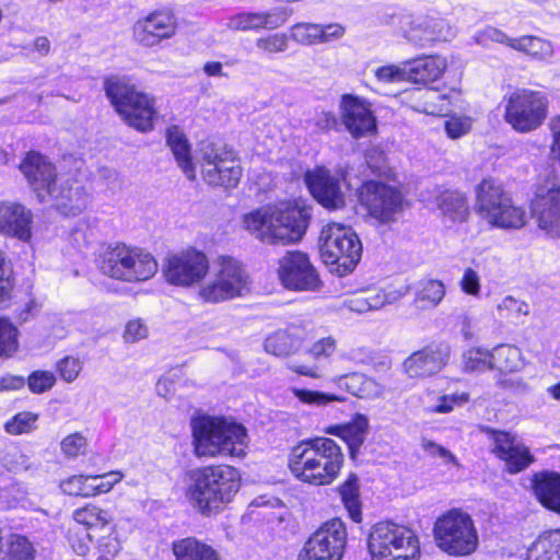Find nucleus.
Returning a JSON list of instances; mask_svg holds the SVG:
<instances>
[{
  "label": "nucleus",
  "instance_id": "4d7b16f0",
  "mask_svg": "<svg viewBox=\"0 0 560 560\" xmlns=\"http://www.w3.org/2000/svg\"><path fill=\"white\" fill-rule=\"evenodd\" d=\"M88 450V440L81 433H72L61 441V451L67 457H78L85 454Z\"/></svg>",
  "mask_w": 560,
  "mask_h": 560
},
{
  "label": "nucleus",
  "instance_id": "864d4df0",
  "mask_svg": "<svg viewBox=\"0 0 560 560\" xmlns=\"http://www.w3.org/2000/svg\"><path fill=\"white\" fill-rule=\"evenodd\" d=\"M26 383L32 393L42 394L49 390L55 385L56 376L50 371L37 370L30 374Z\"/></svg>",
  "mask_w": 560,
  "mask_h": 560
},
{
  "label": "nucleus",
  "instance_id": "bb28decb",
  "mask_svg": "<svg viewBox=\"0 0 560 560\" xmlns=\"http://www.w3.org/2000/svg\"><path fill=\"white\" fill-rule=\"evenodd\" d=\"M445 364L446 355L441 350L424 348L405 359L402 369L410 378H423L436 374Z\"/></svg>",
  "mask_w": 560,
  "mask_h": 560
},
{
  "label": "nucleus",
  "instance_id": "13d9d810",
  "mask_svg": "<svg viewBox=\"0 0 560 560\" xmlns=\"http://www.w3.org/2000/svg\"><path fill=\"white\" fill-rule=\"evenodd\" d=\"M337 349V341L334 337L327 336L314 341L307 353L316 361L330 358Z\"/></svg>",
  "mask_w": 560,
  "mask_h": 560
},
{
  "label": "nucleus",
  "instance_id": "6ab92c4d",
  "mask_svg": "<svg viewBox=\"0 0 560 560\" xmlns=\"http://www.w3.org/2000/svg\"><path fill=\"white\" fill-rule=\"evenodd\" d=\"M278 277L285 289L293 291H317L322 285L308 256L298 250L279 259Z\"/></svg>",
  "mask_w": 560,
  "mask_h": 560
},
{
  "label": "nucleus",
  "instance_id": "0eeeda50",
  "mask_svg": "<svg viewBox=\"0 0 560 560\" xmlns=\"http://www.w3.org/2000/svg\"><path fill=\"white\" fill-rule=\"evenodd\" d=\"M195 453L198 457L245 455L246 429L226 418L202 416L191 422Z\"/></svg>",
  "mask_w": 560,
  "mask_h": 560
},
{
  "label": "nucleus",
  "instance_id": "412c9836",
  "mask_svg": "<svg viewBox=\"0 0 560 560\" xmlns=\"http://www.w3.org/2000/svg\"><path fill=\"white\" fill-rule=\"evenodd\" d=\"M176 31V18L168 10L154 11L138 20L132 27L135 40L143 47H154L172 38Z\"/></svg>",
  "mask_w": 560,
  "mask_h": 560
},
{
  "label": "nucleus",
  "instance_id": "2f4dec72",
  "mask_svg": "<svg viewBox=\"0 0 560 560\" xmlns=\"http://www.w3.org/2000/svg\"><path fill=\"white\" fill-rule=\"evenodd\" d=\"M534 493L539 502L560 513V475L540 472L534 477Z\"/></svg>",
  "mask_w": 560,
  "mask_h": 560
},
{
  "label": "nucleus",
  "instance_id": "aec40b11",
  "mask_svg": "<svg viewBox=\"0 0 560 560\" xmlns=\"http://www.w3.org/2000/svg\"><path fill=\"white\" fill-rule=\"evenodd\" d=\"M305 183L319 205L329 210H338L346 205L345 177L326 167H316L305 174Z\"/></svg>",
  "mask_w": 560,
  "mask_h": 560
},
{
  "label": "nucleus",
  "instance_id": "c03bdc74",
  "mask_svg": "<svg viewBox=\"0 0 560 560\" xmlns=\"http://www.w3.org/2000/svg\"><path fill=\"white\" fill-rule=\"evenodd\" d=\"M104 533L96 538L92 555L94 560H114L121 549L114 527H108Z\"/></svg>",
  "mask_w": 560,
  "mask_h": 560
},
{
  "label": "nucleus",
  "instance_id": "49530a36",
  "mask_svg": "<svg viewBox=\"0 0 560 560\" xmlns=\"http://www.w3.org/2000/svg\"><path fill=\"white\" fill-rule=\"evenodd\" d=\"M37 413L22 411L5 421L4 430L11 435L26 434L37 428Z\"/></svg>",
  "mask_w": 560,
  "mask_h": 560
},
{
  "label": "nucleus",
  "instance_id": "4be33fe9",
  "mask_svg": "<svg viewBox=\"0 0 560 560\" xmlns=\"http://www.w3.org/2000/svg\"><path fill=\"white\" fill-rule=\"evenodd\" d=\"M340 110L341 121L354 139L375 133L377 129L376 118L364 100L352 95H343Z\"/></svg>",
  "mask_w": 560,
  "mask_h": 560
},
{
  "label": "nucleus",
  "instance_id": "37998d69",
  "mask_svg": "<svg viewBox=\"0 0 560 560\" xmlns=\"http://www.w3.org/2000/svg\"><path fill=\"white\" fill-rule=\"evenodd\" d=\"M462 364L466 372L481 373L493 370L492 350L471 348L464 352Z\"/></svg>",
  "mask_w": 560,
  "mask_h": 560
},
{
  "label": "nucleus",
  "instance_id": "5fc2aeb1",
  "mask_svg": "<svg viewBox=\"0 0 560 560\" xmlns=\"http://www.w3.org/2000/svg\"><path fill=\"white\" fill-rule=\"evenodd\" d=\"M89 475L72 476L61 482V490L69 495L91 497Z\"/></svg>",
  "mask_w": 560,
  "mask_h": 560
},
{
  "label": "nucleus",
  "instance_id": "cd10ccee",
  "mask_svg": "<svg viewBox=\"0 0 560 560\" xmlns=\"http://www.w3.org/2000/svg\"><path fill=\"white\" fill-rule=\"evenodd\" d=\"M330 382L338 388L361 399H376L383 395L384 386L374 378L358 372L334 376Z\"/></svg>",
  "mask_w": 560,
  "mask_h": 560
},
{
  "label": "nucleus",
  "instance_id": "774afa93",
  "mask_svg": "<svg viewBox=\"0 0 560 560\" xmlns=\"http://www.w3.org/2000/svg\"><path fill=\"white\" fill-rule=\"evenodd\" d=\"M319 33L320 43L326 44L341 38L346 33V28L339 23H330L326 25L320 24Z\"/></svg>",
  "mask_w": 560,
  "mask_h": 560
},
{
  "label": "nucleus",
  "instance_id": "79ce46f5",
  "mask_svg": "<svg viewBox=\"0 0 560 560\" xmlns=\"http://www.w3.org/2000/svg\"><path fill=\"white\" fill-rule=\"evenodd\" d=\"M493 370L515 372L522 366L521 350L511 345H499L492 349Z\"/></svg>",
  "mask_w": 560,
  "mask_h": 560
},
{
  "label": "nucleus",
  "instance_id": "b1692460",
  "mask_svg": "<svg viewBox=\"0 0 560 560\" xmlns=\"http://www.w3.org/2000/svg\"><path fill=\"white\" fill-rule=\"evenodd\" d=\"M33 213L24 205L0 201V233L22 242L32 238Z\"/></svg>",
  "mask_w": 560,
  "mask_h": 560
},
{
  "label": "nucleus",
  "instance_id": "7c9ffc66",
  "mask_svg": "<svg viewBox=\"0 0 560 560\" xmlns=\"http://www.w3.org/2000/svg\"><path fill=\"white\" fill-rule=\"evenodd\" d=\"M411 108L419 113L444 116L451 110V102L435 90H415L410 94Z\"/></svg>",
  "mask_w": 560,
  "mask_h": 560
},
{
  "label": "nucleus",
  "instance_id": "dca6fc26",
  "mask_svg": "<svg viewBox=\"0 0 560 560\" xmlns=\"http://www.w3.org/2000/svg\"><path fill=\"white\" fill-rule=\"evenodd\" d=\"M347 536L343 522L332 518L324 523L305 541L298 560H341Z\"/></svg>",
  "mask_w": 560,
  "mask_h": 560
},
{
  "label": "nucleus",
  "instance_id": "5701e85b",
  "mask_svg": "<svg viewBox=\"0 0 560 560\" xmlns=\"http://www.w3.org/2000/svg\"><path fill=\"white\" fill-rule=\"evenodd\" d=\"M288 8H273L266 12H241L231 16L226 26L232 31H273L284 25L291 16Z\"/></svg>",
  "mask_w": 560,
  "mask_h": 560
},
{
  "label": "nucleus",
  "instance_id": "ea45409f",
  "mask_svg": "<svg viewBox=\"0 0 560 560\" xmlns=\"http://www.w3.org/2000/svg\"><path fill=\"white\" fill-rule=\"evenodd\" d=\"M359 492V478L354 474H350L348 479L339 487V493L349 516L357 523L361 522L362 518Z\"/></svg>",
  "mask_w": 560,
  "mask_h": 560
},
{
  "label": "nucleus",
  "instance_id": "ddd939ff",
  "mask_svg": "<svg viewBox=\"0 0 560 560\" xmlns=\"http://www.w3.org/2000/svg\"><path fill=\"white\" fill-rule=\"evenodd\" d=\"M434 537L441 550L456 557L471 555L479 542L472 518L459 510H451L436 521Z\"/></svg>",
  "mask_w": 560,
  "mask_h": 560
},
{
  "label": "nucleus",
  "instance_id": "6e6552de",
  "mask_svg": "<svg viewBox=\"0 0 560 560\" xmlns=\"http://www.w3.org/2000/svg\"><path fill=\"white\" fill-rule=\"evenodd\" d=\"M104 90L116 112L129 126L142 132L153 128L156 115L153 97L117 77L106 79Z\"/></svg>",
  "mask_w": 560,
  "mask_h": 560
},
{
  "label": "nucleus",
  "instance_id": "f704fd0d",
  "mask_svg": "<svg viewBox=\"0 0 560 560\" xmlns=\"http://www.w3.org/2000/svg\"><path fill=\"white\" fill-rule=\"evenodd\" d=\"M301 335L288 330H278L269 335L264 342L265 350L279 358L293 355L302 348Z\"/></svg>",
  "mask_w": 560,
  "mask_h": 560
},
{
  "label": "nucleus",
  "instance_id": "4c0bfd02",
  "mask_svg": "<svg viewBox=\"0 0 560 560\" xmlns=\"http://www.w3.org/2000/svg\"><path fill=\"white\" fill-rule=\"evenodd\" d=\"M526 560H560V530L540 535L527 549Z\"/></svg>",
  "mask_w": 560,
  "mask_h": 560
},
{
  "label": "nucleus",
  "instance_id": "e2e57ef3",
  "mask_svg": "<svg viewBox=\"0 0 560 560\" xmlns=\"http://www.w3.org/2000/svg\"><path fill=\"white\" fill-rule=\"evenodd\" d=\"M459 287L464 293L475 298L479 296L481 291L479 273L470 267L466 268L459 280Z\"/></svg>",
  "mask_w": 560,
  "mask_h": 560
},
{
  "label": "nucleus",
  "instance_id": "f03ea898",
  "mask_svg": "<svg viewBox=\"0 0 560 560\" xmlns=\"http://www.w3.org/2000/svg\"><path fill=\"white\" fill-rule=\"evenodd\" d=\"M166 142L178 167L188 180H196V164L200 167L202 180L212 187L235 188L243 176V168L233 150L221 143L202 141L192 161L190 144L185 133L177 127L166 131Z\"/></svg>",
  "mask_w": 560,
  "mask_h": 560
},
{
  "label": "nucleus",
  "instance_id": "20e7f679",
  "mask_svg": "<svg viewBox=\"0 0 560 560\" xmlns=\"http://www.w3.org/2000/svg\"><path fill=\"white\" fill-rule=\"evenodd\" d=\"M240 488L241 476L232 466H206L189 472L185 498L198 513L209 517L221 513Z\"/></svg>",
  "mask_w": 560,
  "mask_h": 560
},
{
  "label": "nucleus",
  "instance_id": "39448f33",
  "mask_svg": "<svg viewBox=\"0 0 560 560\" xmlns=\"http://www.w3.org/2000/svg\"><path fill=\"white\" fill-rule=\"evenodd\" d=\"M343 464L341 447L329 438L306 439L289 453L288 467L300 481L313 486L330 485Z\"/></svg>",
  "mask_w": 560,
  "mask_h": 560
},
{
  "label": "nucleus",
  "instance_id": "338daca9",
  "mask_svg": "<svg viewBox=\"0 0 560 560\" xmlns=\"http://www.w3.org/2000/svg\"><path fill=\"white\" fill-rule=\"evenodd\" d=\"M470 120L464 117H454L445 121V131L452 139L460 138L470 130Z\"/></svg>",
  "mask_w": 560,
  "mask_h": 560
},
{
  "label": "nucleus",
  "instance_id": "7ed1b4c3",
  "mask_svg": "<svg viewBox=\"0 0 560 560\" xmlns=\"http://www.w3.org/2000/svg\"><path fill=\"white\" fill-rule=\"evenodd\" d=\"M20 170L40 202L51 203L65 215L86 208L90 197L78 180L59 177L56 166L38 152H30Z\"/></svg>",
  "mask_w": 560,
  "mask_h": 560
},
{
  "label": "nucleus",
  "instance_id": "de8ad7c7",
  "mask_svg": "<svg viewBox=\"0 0 560 560\" xmlns=\"http://www.w3.org/2000/svg\"><path fill=\"white\" fill-rule=\"evenodd\" d=\"M469 401V394L466 392H456L444 394L439 397L438 404L428 409L431 413H450L456 407H462Z\"/></svg>",
  "mask_w": 560,
  "mask_h": 560
},
{
  "label": "nucleus",
  "instance_id": "680f3d73",
  "mask_svg": "<svg viewBox=\"0 0 560 560\" xmlns=\"http://www.w3.org/2000/svg\"><path fill=\"white\" fill-rule=\"evenodd\" d=\"M294 396L302 402L325 405L331 401H341L342 399L336 395L323 394L315 390L293 388Z\"/></svg>",
  "mask_w": 560,
  "mask_h": 560
},
{
  "label": "nucleus",
  "instance_id": "a19ab883",
  "mask_svg": "<svg viewBox=\"0 0 560 560\" xmlns=\"http://www.w3.org/2000/svg\"><path fill=\"white\" fill-rule=\"evenodd\" d=\"M368 428L369 420L362 415H358L352 422L339 428L340 435L347 442L352 458L355 457V453L363 444Z\"/></svg>",
  "mask_w": 560,
  "mask_h": 560
},
{
  "label": "nucleus",
  "instance_id": "1a4fd4ad",
  "mask_svg": "<svg viewBox=\"0 0 560 560\" xmlns=\"http://www.w3.org/2000/svg\"><path fill=\"white\" fill-rule=\"evenodd\" d=\"M101 271L110 278L126 282H142L158 271L155 258L148 252L124 243L109 245L100 261Z\"/></svg>",
  "mask_w": 560,
  "mask_h": 560
},
{
  "label": "nucleus",
  "instance_id": "c756f323",
  "mask_svg": "<svg viewBox=\"0 0 560 560\" xmlns=\"http://www.w3.org/2000/svg\"><path fill=\"white\" fill-rule=\"evenodd\" d=\"M511 48L539 62H550L555 56L553 43L535 35H523L511 42Z\"/></svg>",
  "mask_w": 560,
  "mask_h": 560
},
{
  "label": "nucleus",
  "instance_id": "2eb2a0df",
  "mask_svg": "<svg viewBox=\"0 0 560 560\" xmlns=\"http://www.w3.org/2000/svg\"><path fill=\"white\" fill-rule=\"evenodd\" d=\"M358 198L369 214L382 224L397 221L404 211L401 192L381 182H365L359 189Z\"/></svg>",
  "mask_w": 560,
  "mask_h": 560
},
{
  "label": "nucleus",
  "instance_id": "423d86ee",
  "mask_svg": "<svg viewBox=\"0 0 560 560\" xmlns=\"http://www.w3.org/2000/svg\"><path fill=\"white\" fill-rule=\"evenodd\" d=\"M311 214L288 202L267 205L243 218V225L265 244H289L300 241L306 232Z\"/></svg>",
  "mask_w": 560,
  "mask_h": 560
},
{
  "label": "nucleus",
  "instance_id": "6e6d98bb",
  "mask_svg": "<svg viewBox=\"0 0 560 560\" xmlns=\"http://www.w3.org/2000/svg\"><path fill=\"white\" fill-rule=\"evenodd\" d=\"M497 311L500 317L504 318H518L521 315H527L529 310L525 302L518 301L511 295L502 299L497 305Z\"/></svg>",
  "mask_w": 560,
  "mask_h": 560
},
{
  "label": "nucleus",
  "instance_id": "a878e982",
  "mask_svg": "<svg viewBox=\"0 0 560 560\" xmlns=\"http://www.w3.org/2000/svg\"><path fill=\"white\" fill-rule=\"evenodd\" d=\"M532 211L537 217L538 225L556 234L560 233V187H552L546 192L536 194Z\"/></svg>",
  "mask_w": 560,
  "mask_h": 560
},
{
  "label": "nucleus",
  "instance_id": "58836bf2",
  "mask_svg": "<svg viewBox=\"0 0 560 560\" xmlns=\"http://www.w3.org/2000/svg\"><path fill=\"white\" fill-rule=\"evenodd\" d=\"M73 518L78 524H81L90 529L107 530L112 523V515L108 511L103 510L96 505H85L73 512Z\"/></svg>",
  "mask_w": 560,
  "mask_h": 560
},
{
  "label": "nucleus",
  "instance_id": "c85d7f7f",
  "mask_svg": "<svg viewBox=\"0 0 560 560\" xmlns=\"http://www.w3.org/2000/svg\"><path fill=\"white\" fill-rule=\"evenodd\" d=\"M408 81L431 83L439 80L447 68V61L441 56H421L406 61Z\"/></svg>",
  "mask_w": 560,
  "mask_h": 560
},
{
  "label": "nucleus",
  "instance_id": "f257e3e1",
  "mask_svg": "<svg viewBox=\"0 0 560 560\" xmlns=\"http://www.w3.org/2000/svg\"><path fill=\"white\" fill-rule=\"evenodd\" d=\"M208 256L194 247L170 254L162 271L165 280L176 287L198 285L197 296L207 304H218L243 296L248 291L249 278L245 267L229 255L218 256L209 280Z\"/></svg>",
  "mask_w": 560,
  "mask_h": 560
},
{
  "label": "nucleus",
  "instance_id": "a18cd8bd",
  "mask_svg": "<svg viewBox=\"0 0 560 560\" xmlns=\"http://www.w3.org/2000/svg\"><path fill=\"white\" fill-rule=\"evenodd\" d=\"M320 24L300 22L290 27V38L303 46H314L320 43Z\"/></svg>",
  "mask_w": 560,
  "mask_h": 560
},
{
  "label": "nucleus",
  "instance_id": "052dcab7",
  "mask_svg": "<svg viewBox=\"0 0 560 560\" xmlns=\"http://www.w3.org/2000/svg\"><path fill=\"white\" fill-rule=\"evenodd\" d=\"M378 81L384 83L408 81L406 62L402 66H384L375 71Z\"/></svg>",
  "mask_w": 560,
  "mask_h": 560
},
{
  "label": "nucleus",
  "instance_id": "bf43d9fd",
  "mask_svg": "<svg viewBox=\"0 0 560 560\" xmlns=\"http://www.w3.org/2000/svg\"><path fill=\"white\" fill-rule=\"evenodd\" d=\"M149 326L141 318L130 319L124 330L122 338L126 342L135 343L148 338Z\"/></svg>",
  "mask_w": 560,
  "mask_h": 560
},
{
  "label": "nucleus",
  "instance_id": "9d476101",
  "mask_svg": "<svg viewBox=\"0 0 560 560\" xmlns=\"http://www.w3.org/2000/svg\"><path fill=\"white\" fill-rule=\"evenodd\" d=\"M372 560H419L417 535L406 526L393 522L375 524L368 537Z\"/></svg>",
  "mask_w": 560,
  "mask_h": 560
},
{
  "label": "nucleus",
  "instance_id": "a211bd4d",
  "mask_svg": "<svg viewBox=\"0 0 560 560\" xmlns=\"http://www.w3.org/2000/svg\"><path fill=\"white\" fill-rule=\"evenodd\" d=\"M483 431L491 442V453L504 463L509 474H518L534 463L529 447L515 434L492 428H485Z\"/></svg>",
  "mask_w": 560,
  "mask_h": 560
},
{
  "label": "nucleus",
  "instance_id": "f8f14e48",
  "mask_svg": "<svg viewBox=\"0 0 560 560\" xmlns=\"http://www.w3.org/2000/svg\"><path fill=\"white\" fill-rule=\"evenodd\" d=\"M319 252L325 264L337 265V271L347 275L360 261L362 244L351 226L329 222L322 229Z\"/></svg>",
  "mask_w": 560,
  "mask_h": 560
},
{
  "label": "nucleus",
  "instance_id": "c9c22d12",
  "mask_svg": "<svg viewBox=\"0 0 560 560\" xmlns=\"http://www.w3.org/2000/svg\"><path fill=\"white\" fill-rule=\"evenodd\" d=\"M442 214L453 222L466 221L469 215L467 198L459 191L445 190L436 197Z\"/></svg>",
  "mask_w": 560,
  "mask_h": 560
},
{
  "label": "nucleus",
  "instance_id": "72a5a7b5",
  "mask_svg": "<svg viewBox=\"0 0 560 560\" xmlns=\"http://www.w3.org/2000/svg\"><path fill=\"white\" fill-rule=\"evenodd\" d=\"M172 550L176 560H220L217 550L195 537L175 540Z\"/></svg>",
  "mask_w": 560,
  "mask_h": 560
},
{
  "label": "nucleus",
  "instance_id": "0e129e2a",
  "mask_svg": "<svg viewBox=\"0 0 560 560\" xmlns=\"http://www.w3.org/2000/svg\"><path fill=\"white\" fill-rule=\"evenodd\" d=\"M57 370L63 381L71 383L79 376L82 363L78 358L66 357L57 363Z\"/></svg>",
  "mask_w": 560,
  "mask_h": 560
},
{
  "label": "nucleus",
  "instance_id": "393cba45",
  "mask_svg": "<svg viewBox=\"0 0 560 560\" xmlns=\"http://www.w3.org/2000/svg\"><path fill=\"white\" fill-rule=\"evenodd\" d=\"M404 296V292L394 288L363 289L345 300L343 305L351 312L363 314L394 304Z\"/></svg>",
  "mask_w": 560,
  "mask_h": 560
},
{
  "label": "nucleus",
  "instance_id": "3c124183",
  "mask_svg": "<svg viewBox=\"0 0 560 560\" xmlns=\"http://www.w3.org/2000/svg\"><path fill=\"white\" fill-rule=\"evenodd\" d=\"M255 45L262 52L273 55L284 52L289 47V40L285 34L276 33L256 39Z\"/></svg>",
  "mask_w": 560,
  "mask_h": 560
},
{
  "label": "nucleus",
  "instance_id": "f3484780",
  "mask_svg": "<svg viewBox=\"0 0 560 560\" xmlns=\"http://www.w3.org/2000/svg\"><path fill=\"white\" fill-rule=\"evenodd\" d=\"M404 37L419 47L435 42H450L456 30L444 19L428 14L407 15L401 20Z\"/></svg>",
  "mask_w": 560,
  "mask_h": 560
},
{
  "label": "nucleus",
  "instance_id": "e433bc0d",
  "mask_svg": "<svg viewBox=\"0 0 560 560\" xmlns=\"http://www.w3.org/2000/svg\"><path fill=\"white\" fill-rule=\"evenodd\" d=\"M445 284L435 279H424L415 289V305L420 310L435 308L444 299Z\"/></svg>",
  "mask_w": 560,
  "mask_h": 560
},
{
  "label": "nucleus",
  "instance_id": "4468645a",
  "mask_svg": "<svg viewBox=\"0 0 560 560\" xmlns=\"http://www.w3.org/2000/svg\"><path fill=\"white\" fill-rule=\"evenodd\" d=\"M504 119L517 132L539 128L548 115L549 101L544 92L516 89L504 97Z\"/></svg>",
  "mask_w": 560,
  "mask_h": 560
},
{
  "label": "nucleus",
  "instance_id": "473e14b6",
  "mask_svg": "<svg viewBox=\"0 0 560 560\" xmlns=\"http://www.w3.org/2000/svg\"><path fill=\"white\" fill-rule=\"evenodd\" d=\"M35 552L33 544L25 536L3 535L0 529V560H34Z\"/></svg>",
  "mask_w": 560,
  "mask_h": 560
},
{
  "label": "nucleus",
  "instance_id": "69168bd1",
  "mask_svg": "<svg viewBox=\"0 0 560 560\" xmlns=\"http://www.w3.org/2000/svg\"><path fill=\"white\" fill-rule=\"evenodd\" d=\"M3 465L12 471L25 470L30 467V458L21 451L14 448L2 458Z\"/></svg>",
  "mask_w": 560,
  "mask_h": 560
},
{
  "label": "nucleus",
  "instance_id": "8fccbe9b",
  "mask_svg": "<svg viewBox=\"0 0 560 560\" xmlns=\"http://www.w3.org/2000/svg\"><path fill=\"white\" fill-rule=\"evenodd\" d=\"M120 471H109L103 475H89L91 481V497L107 493L122 479Z\"/></svg>",
  "mask_w": 560,
  "mask_h": 560
},
{
  "label": "nucleus",
  "instance_id": "9b49d317",
  "mask_svg": "<svg viewBox=\"0 0 560 560\" xmlns=\"http://www.w3.org/2000/svg\"><path fill=\"white\" fill-rule=\"evenodd\" d=\"M476 212L490 225L499 229H520L526 223V212L494 179H483L476 187Z\"/></svg>",
  "mask_w": 560,
  "mask_h": 560
},
{
  "label": "nucleus",
  "instance_id": "09e8293b",
  "mask_svg": "<svg viewBox=\"0 0 560 560\" xmlns=\"http://www.w3.org/2000/svg\"><path fill=\"white\" fill-rule=\"evenodd\" d=\"M18 330L3 317H0V358L10 357L18 349Z\"/></svg>",
  "mask_w": 560,
  "mask_h": 560
},
{
  "label": "nucleus",
  "instance_id": "603ef678",
  "mask_svg": "<svg viewBox=\"0 0 560 560\" xmlns=\"http://www.w3.org/2000/svg\"><path fill=\"white\" fill-rule=\"evenodd\" d=\"M13 270L3 252L0 250V303L11 298L13 290Z\"/></svg>",
  "mask_w": 560,
  "mask_h": 560
}]
</instances>
